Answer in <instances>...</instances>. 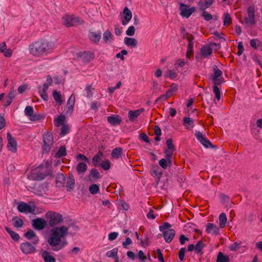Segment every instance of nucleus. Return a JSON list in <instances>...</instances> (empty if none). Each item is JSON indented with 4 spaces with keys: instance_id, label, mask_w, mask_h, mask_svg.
<instances>
[{
    "instance_id": "42",
    "label": "nucleus",
    "mask_w": 262,
    "mask_h": 262,
    "mask_svg": "<svg viewBox=\"0 0 262 262\" xmlns=\"http://www.w3.org/2000/svg\"><path fill=\"white\" fill-rule=\"evenodd\" d=\"M118 248H115L112 250L107 251L106 253V256L108 257H113L115 259L116 257H119L118 256Z\"/></svg>"
},
{
    "instance_id": "13",
    "label": "nucleus",
    "mask_w": 262,
    "mask_h": 262,
    "mask_svg": "<svg viewBox=\"0 0 262 262\" xmlns=\"http://www.w3.org/2000/svg\"><path fill=\"white\" fill-rule=\"evenodd\" d=\"M47 225V221L42 218H37L32 220V226L36 230H41Z\"/></svg>"
},
{
    "instance_id": "31",
    "label": "nucleus",
    "mask_w": 262,
    "mask_h": 262,
    "mask_svg": "<svg viewBox=\"0 0 262 262\" xmlns=\"http://www.w3.org/2000/svg\"><path fill=\"white\" fill-rule=\"evenodd\" d=\"M50 172L48 171L47 170L45 171L44 172H34L33 174L34 176V179L40 181L44 179L46 177L50 174Z\"/></svg>"
},
{
    "instance_id": "11",
    "label": "nucleus",
    "mask_w": 262,
    "mask_h": 262,
    "mask_svg": "<svg viewBox=\"0 0 262 262\" xmlns=\"http://www.w3.org/2000/svg\"><path fill=\"white\" fill-rule=\"evenodd\" d=\"M248 17H245V21L246 24L254 25L256 23L255 20V9L253 6H249L247 9Z\"/></svg>"
},
{
    "instance_id": "47",
    "label": "nucleus",
    "mask_w": 262,
    "mask_h": 262,
    "mask_svg": "<svg viewBox=\"0 0 262 262\" xmlns=\"http://www.w3.org/2000/svg\"><path fill=\"white\" fill-rule=\"evenodd\" d=\"M65 121V117L64 116L60 115L54 121L55 125L56 126H59L62 125Z\"/></svg>"
},
{
    "instance_id": "3",
    "label": "nucleus",
    "mask_w": 262,
    "mask_h": 262,
    "mask_svg": "<svg viewBox=\"0 0 262 262\" xmlns=\"http://www.w3.org/2000/svg\"><path fill=\"white\" fill-rule=\"evenodd\" d=\"M42 139L43 142L42 146V152L49 153L53 144V136L50 132L46 131L43 134Z\"/></svg>"
},
{
    "instance_id": "56",
    "label": "nucleus",
    "mask_w": 262,
    "mask_h": 262,
    "mask_svg": "<svg viewBox=\"0 0 262 262\" xmlns=\"http://www.w3.org/2000/svg\"><path fill=\"white\" fill-rule=\"evenodd\" d=\"M166 145L167 146V148L166 149H170L172 150H176V148L174 147V146L173 144V141L171 138H169L166 140Z\"/></svg>"
},
{
    "instance_id": "14",
    "label": "nucleus",
    "mask_w": 262,
    "mask_h": 262,
    "mask_svg": "<svg viewBox=\"0 0 262 262\" xmlns=\"http://www.w3.org/2000/svg\"><path fill=\"white\" fill-rule=\"evenodd\" d=\"M123 18L121 20L122 25L126 26L132 18V13L130 10L125 7L123 12Z\"/></svg>"
},
{
    "instance_id": "33",
    "label": "nucleus",
    "mask_w": 262,
    "mask_h": 262,
    "mask_svg": "<svg viewBox=\"0 0 262 262\" xmlns=\"http://www.w3.org/2000/svg\"><path fill=\"white\" fill-rule=\"evenodd\" d=\"M183 125L186 127V129H189L190 127H193V120L192 119L189 117H184L183 118Z\"/></svg>"
},
{
    "instance_id": "61",
    "label": "nucleus",
    "mask_w": 262,
    "mask_h": 262,
    "mask_svg": "<svg viewBox=\"0 0 262 262\" xmlns=\"http://www.w3.org/2000/svg\"><path fill=\"white\" fill-rule=\"evenodd\" d=\"M213 81V86H218V85H221L222 83H223L224 82V79L223 77H221V78H216V80H212Z\"/></svg>"
},
{
    "instance_id": "21",
    "label": "nucleus",
    "mask_w": 262,
    "mask_h": 262,
    "mask_svg": "<svg viewBox=\"0 0 262 262\" xmlns=\"http://www.w3.org/2000/svg\"><path fill=\"white\" fill-rule=\"evenodd\" d=\"M66 177L62 173H58L56 177V185L57 187H63L64 186Z\"/></svg>"
},
{
    "instance_id": "29",
    "label": "nucleus",
    "mask_w": 262,
    "mask_h": 262,
    "mask_svg": "<svg viewBox=\"0 0 262 262\" xmlns=\"http://www.w3.org/2000/svg\"><path fill=\"white\" fill-rule=\"evenodd\" d=\"M103 157V154L102 151H99L92 159V163L95 166L98 165L99 162L101 160Z\"/></svg>"
},
{
    "instance_id": "16",
    "label": "nucleus",
    "mask_w": 262,
    "mask_h": 262,
    "mask_svg": "<svg viewBox=\"0 0 262 262\" xmlns=\"http://www.w3.org/2000/svg\"><path fill=\"white\" fill-rule=\"evenodd\" d=\"M176 234L174 229H169L163 233V236L167 243H170Z\"/></svg>"
},
{
    "instance_id": "53",
    "label": "nucleus",
    "mask_w": 262,
    "mask_h": 262,
    "mask_svg": "<svg viewBox=\"0 0 262 262\" xmlns=\"http://www.w3.org/2000/svg\"><path fill=\"white\" fill-rule=\"evenodd\" d=\"M25 236L28 239H31L34 237H36L35 233L30 229L25 234Z\"/></svg>"
},
{
    "instance_id": "54",
    "label": "nucleus",
    "mask_w": 262,
    "mask_h": 262,
    "mask_svg": "<svg viewBox=\"0 0 262 262\" xmlns=\"http://www.w3.org/2000/svg\"><path fill=\"white\" fill-rule=\"evenodd\" d=\"M174 151V150L165 149L164 151L165 159L171 160L172 156Z\"/></svg>"
},
{
    "instance_id": "35",
    "label": "nucleus",
    "mask_w": 262,
    "mask_h": 262,
    "mask_svg": "<svg viewBox=\"0 0 262 262\" xmlns=\"http://www.w3.org/2000/svg\"><path fill=\"white\" fill-rule=\"evenodd\" d=\"M213 75L212 76V80H216V78H221L223 74L222 71L219 69L216 65L213 66Z\"/></svg>"
},
{
    "instance_id": "17",
    "label": "nucleus",
    "mask_w": 262,
    "mask_h": 262,
    "mask_svg": "<svg viewBox=\"0 0 262 262\" xmlns=\"http://www.w3.org/2000/svg\"><path fill=\"white\" fill-rule=\"evenodd\" d=\"M214 2L215 0H200L198 3L200 10H205L207 8H209Z\"/></svg>"
},
{
    "instance_id": "49",
    "label": "nucleus",
    "mask_w": 262,
    "mask_h": 262,
    "mask_svg": "<svg viewBox=\"0 0 262 262\" xmlns=\"http://www.w3.org/2000/svg\"><path fill=\"white\" fill-rule=\"evenodd\" d=\"M165 76L173 79L177 77L178 74L174 71L168 70L165 73Z\"/></svg>"
},
{
    "instance_id": "55",
    "label": "nucleus",
    "mask_w": 262,
    "mask_h": 262,
    "mask_svg": "<svg viewBox=\"0 0 262 262\" xmlns=\"http://www.w3.org/2000/svg\"><path fill=\"white\" fill-rule=\"evenodd\" d=\"M193 47H192V45L191 44L188 45L187 46V49L186 52V57L187 58H190V57L193 55Z\"/></svg>"
},
{
    "instance_id": "32",
    "label": "nucleus",
    "mask_w": 262,
    "mask_h": 262,
    "mask_svg": "<svg viewBox=\"0 0 262 262\" xmlns=\"http://www.w3.org/2000/svg\"><path fill=\"white\" fill-rule=\"evenodd\" d=\"M12 221L14 227L15 228H21L24 224L23 220L18 216H14L12 219Z\"/></svg>"
},
{
    "instance_id": "63",
    "label": "nucleus",
    "mask_w": 262,
    "mask_h": 262,
    "mask_svg": "<svg viewBox=\"0 0 262 262\" xmlns=\"http://www.w3.org/2000/svg\"><path fill=\"white\" fill-rule=\"evenodd\" d=\"M203 12L202 14V15L203 16L204 19L206 21H209L211 20L212 18V15L208 13L207 12L204 11H203Z\"/></svg>"
},
{
    "instance_id": "28",
    "label": "nucleus",
    "mask_w": 262,
    "mask_h": 262,
    "mask_svg": "<svg viewBox=\"0 0 262 262\" xmlns=\"http://www.w3.org/2000/svg\"><path fill=\"white\" fill-rule=\"evenodd\" d=\"M124 42L126 46L132 47H137L138 44V41L135 38L127 37L124 38Z\"/></svg>"
},
{
    "instance_id": "46",
    "label": "nucleus",
    "mask_w": 262,
    "mask_h": 262,
    "mask_svg": "<svg viewBox=\"0 0 262 262\" xmlns=\"http://www.w3.org/2000/svg\"><path fill=\"white\" fill-rule=\"evenodd\" d=\"M231 22L232 19L229 13H225L224 14V18L223 20L224 26L228 27L231 24Z\"/></svg>"
},
{
    "instance_id": "64",
    "label": "nucleus",
    "mask_w": 262,
    "mask_h": 262,
    "mask_svg": "<svg viewBox=\"0 0 262 262\" xmlns=\"http://www.w3.org/2000/svg\"><path fill=\"white\" fill-rule=\"evenodd\" d=\"M135 28L133 26L128 27L126 31V34L128 36H133L135 34Z\"/></svg>"
},
{
    "instance_id": "37",
    "label": "nucleus",
    "mask_w": 262,
    "mask_h": 262,
    "mask_svg": "<svg viewBox=\"0 0 262 262\" xmlns=\"http://www.w3.org/2000/svg\"><path fill=\"white\" fill-rule=\"evenodd\" d=\"M122 154V149L121 147H117L114 149L111 153L112 157L114 159L119 158Z\"/></svg>"
},
{
    "instance_id": "58",
    "label": "nucleus",
    "mask_w": 262,
    "mask_h": 262,
    "mask_svg": "<svg viewBox=\"0 0 262 262\" xmlns=\"http://www.w3.org/2000/svg\"><path fill=\"white\" fill-rule=\"evenodd\" d=\"M213 92L215 95V97L217 100H220L221 99V93L220 89L218 86H215L213 88Z\"/></svg>"
},
{
    "instance_id": "51",
    "label": "nucleus",
    "mask_w": 262,
    "mask_h": 262,
    "mask_svg": "<svg viewBox=\"0 0 262 262\" xmlns=\"http://www.w3.org/2000/svg\"><path fill=\"white\" fill-rule=\"evenodd\" d=\"M171 227V225L168 223L165 222L162 225L160 226L159 230L160 231L162 232V233L166 231L167 230L170 229V228Z\"/></svg>"
},
{
    "instance_id": "5",
    "label": "nucleus",
    "mask_w": 262,
    "mask_h": 262,
    "mask_svg": "<svg viewBox=\"0 0 262 262\" xmlns=\"http://www.w3.org/2000/svg\"><path fill=\"white\" fill-rule=\"evenodd\" d=\"M63 23L67 27L76 26L82 25L84 21L78 16L74 15H66L62 17Z\"/></svg>"
},
{
    "instance_id": "60",
    "label": "nucleus",
    "mask_w": 262,
    "mask_h": 262,
    "mask_svg": "<svg viewBox=\"0 0 262 262\" xmlns=\"http://www.w3.org/2000/svg\"><path fill=\"white\" fill-rule=\"evenodd\" d=\"M186 252L185 248H182L179 251L178 256L180 260L183 261L184 259L185 253Z\"/></svg>"
},
{
    "instance_id": "10",
    "label": "nucleus",
    "mask_w": 262,
    "mask_h": 262,
    "mask_svg": "<svg viewBox=\"0 0 262 262\" xmlns=\"http://www.w3.org/2000/svg\"><path fill=\"white\" fill-rule=\"evenodd\" d=\"M78 57H80L84 63H89L95 58V55L92 51H84L78 53Z\"/></svg>"
},
{
    "instance_id": "24",
    "label": "nucleus",
    "mask_w": 262,
    "mask_h": 262,
    "mask_svg": "<svg viewBox=\"0 0 262 262\" xmlns=\"http://www.w3.org/2000/svg\"><path fill=\"white\" fill-rule=\"evenodd\" d=\"M68 191H71L75 187V179L72 174L70 173L66 184Z\"/></svg>"
},
{
    "instance_id": "52",
    "label": "nucleus",
    "mask_w": 262,
    "mask_h": 262,
    "mask_svg": "<svg viewBox=\"0 0 262 262\" xmlns=\"http://www.w3.org/2000/svg\"><path fill=\"white\" fill-rule=\"evenodd\" d=\"M173 94L169 91L167 90L165 94L163 95L160 96L156 99V101H159L162 99H163L164 100H166L168 98L171 97Z\"/></svg>"
},
{
    "instance_id": "22",
    "label": "nucleus",
    "mask_w": 262,
    "mask_h": 262,
    "mask_svg": "<svg viewBox=\"0 0 262 262\" xmlns=\"http://www.w3.org/2000/svg\"><path fill=\"white\" fill-rule=\"evenodd\" d=\"M200 52L203 57L206 58L212 54V51L210 46L204 45L201 48Z\"/></svg>"
},
{
    "instance_id": "9",
    "label": "nucleus",
    "mask_w": 262,
    "mask_h": 262,
    "mask_svg": "<svg viewBox=\"0 0 262 262\" xmlns=\"http://www.w3.org/2000/svg\"><path fill=\"white\" fill-rule=\"evenodd\" d=\"M195 136L198 140L205 147L213 148L214 146L211 143V142L205 138L200 131H195Z\"/></svg>"
},
{
    "instance_id": "25",
    "label": "nucleus",
    "mask_w": 262,
    "mask_h": 262,
    "mask_svg": "<svg viewBox=\"0 0 262 262\" xmlns=\"http://www.w3.org/2000/svg\"><path fill=\"white\" fill-rule=\"evenodd\" d=\"M205 247L202 241H199L195 246L194 251L195 253L200 256H202L204 254L203 249Z\"/></svg>"
},
{
    "instance_id": "57",
    "label": "nucleus",
    "mask_w": 262,
    "mask_h": 262,
    "mask_svg": "<svg viewBox=\"0 0 262 262\" xmlns=\"http://www.w3.org/2000/svg\"><path fill=\"white\" fill-rule=\"evenodd\" d=\"M33 111L34 110L32 106H27L25 108V113L26 116H29L30 117V116H32Z\"/></svg>"
},
{
    "instance_id": "41",
    "label": "nucleus",
    "mask_w": 262,
    "mask_h": 262,
    "mask_svg": "<svg viewBox=\"0 0 262 262\" xmlns=\"http://www.w3.org/2000/svg\"><path fill=\"white\" fill-rule=\"evenodd\" d=\"M220 227L223 228L227 222V217L225 213H221L219 216Z\"/></svg>"
},
{
    "instance_id": "20",
    "label": "nucleus",
    "mask_w": 262,
    "mask_h": 262,
    "mask_svg": "<svg viewBox=\"0 0 262 262\" xmlns=\"http://www.w3.org/2000/svg\"><path fill=\"white\" fill-rule=\"evenodd\" d=\"M144 109L141 108L135 111H129L128 112V118L130 121L134 122L135 119L137 118L140 114L144 112Z\"/></svg>"
},
{
    "instance_id": "36",
    "label": "nucleus",
    "mask_w": 262,
    "mask_h": 262,
    "mask_svg": "<svg viewBox=\"0 0 262 262\" xmlns=\"http://www.w3.org/2000/svg\"><path fill=\"white\" fill-rule=\"evenodd\" d=\"M216 262H229V258L228 255H224L222 252H219L217 254Z\"/></svg>"
},
{
    "instance_id": "12",
    "label": "nucleus",
    "mask_w": 262,
    "mask_h": 262,
    "mask_svg": "<svg viewBox=\"0 0 262 262\" xmlns=\"http://www.w3.org/2000/svg\"><path fill=\"white\" fill-rule=\"evenodd\" d=\"M20 249L22 252L25 254L34 253L36 251L35 248L28 242L21 243L20 245Z\"/></svg>"
},
{
    "instance_id": "2",
    "label": "nucleus",
    "mask_w": 262,
    "mask_h": 262,
    "mask_svg": "<svg viewBox=\"0 0 262 262\" xmlns=\"http://www.w3.org/2000/svg\"><path fill=\"white\" fill-rule=\"evenodd\" d=\"M68 231L69 228L64 226L53 228L51 230L50 236L48 240V243L52 247L58 246L61 243V239H64Z\"/></svg>"
},
{
    "instance_id": "62",
    "label": "nucleus",
    "mask_w": 262,
    "mask_h": 262,
    "mask_svg": "<svg viewBox=\"0 0 262 262\" xmlns=\"http://www.w3.org/2000/svg\"><path fill=\"white\" fill-rule=\"evenodd\" d=\"M31 120L32 121H37L41 120L43 118V117L40 114H32V116L30 117Z\"/></svg>"
},
{
    "instance_id": "18",
    "label": "nucleus",
    "mask_w": 262,
    "mask_h": 262,
    "mask_svg": "<svg viewBox=\"0 0 262 262\" xmlns=\"http://www.w3.org/2000/svg\"><path fill=\"white\" fill-rule=\"evenodd\" d=\"M107 120L112 126H116L121 124L122 120L119 115H112L107 117Z\"/></svg>"
},
{
    "instance_id": "38",
    "label": "nucleus",
    "mask_w": 262,
    "mask_h": 262,
    "mask_svg": "<svg viewBox=\"0 0 262 262\" xmlns=\"http://www.w3.org/2000/svg\"><path fill=\"white\" fill-rule=\"evenodd\" d=\"M250 45L254 49H257L259 47H262V42L257 38L251 39L250 41Z\"/></svg>"
},
{
    "instance_id": "40",
    "label": "nucleus",
    "mask_w": 262,
    "mask_h": 262,
    "mask_svg": "<svg viewBox=\"0 0 262 262\" xmlns=\"http://www.w3.org/2000/svg\"><path fill=\"white\" fill-rule=\"evenodd\" d=\"M42 256L45 262H55V258L53 256L49 255L48 252L47 251L43 252Z\"/></svg>"
},
{
    "instance_id": "50",
    "label": "nucleus",
    "mask_w": 262,
    "mask_h": 262,
    "mask_svg": "<svg viewBox=\"0 0 262 262\" xmlns=\"http://www.w3.org/2000/svg\"><path fill=\"white\" fill-rule=\"evenodd\" d=\"M99 187L97 184H92L89 187V191L91 194H95L98 192Z\"/></svg>"
},
{
    "instance_id": "6",
    "label": "nucleus",
    "mask_w": 262,
    "mask_h": 262,
    "mask_svg": "<svg viewBox=\"0 0 262 262\" xmlns=\"http://www.w3.org/2000/svg\"><path fill=\"white\" fill-rule=\"evenodd\" d=\"M179 4L180 10L181 11L180 15L182 17L188 18L196 10L195 7L189 8V5L184 4L183 3H180Z\"/></svg>"
},
{
    "instance_id": "15",
    "label": "nucleus",
    "mask_w": 262,
    "mask_h": 262,
    "mask_svg": "<svg viewBox=\"0 0 262 262\" xmlns=\"http://www.w3.org/2000/svg\"><path fill=\"white\" fill-rule=\"evenodd\" d=\"M206 231L208 234L217 235L220 234L219 228L213 223H207L206 225Z\"/></svg>"
},
{
    "instance_id": "23",
    "label": "nucleus",
    "mask_w": 262,
    "mask_h": 262,
    "mask_svg": "<svg viewBox=\"0 0 262 262\" xmlns=\"http://www.w3.org/2000/svg\"><path fill=\"white\" fill-rule=\"evenodd\" d=\"M89 37L92 42L95 43H97L101 39V32H99L98 33L93 32H90Z\"/></svg>"
},
{
    "instance_id": "30",
    "label": "nucleus",
    "mask_w": 262,
    "mask_h": 262,
    "mask_svg": "<svg viewBox=\"0 0 262 262\" xmlns=\"http://www.w3.org/2000/svg\"><path fill=\"white\" fill-rule=\"evenodd\" d=\"M159 164L160 166L164 169H166L168 167H171L172 165V160H170L167 159H162L159 162Z\"/></svg>"
},
{
    "instance_id": "39",
    "label": "nucleus",
    "mask_w": 262,
    "mask_h": 262,
    "mask_svg": "<svg viewBox=\"0 0 262 262\" xmlns=\"http://www.w3.org/2000/svg\"><path fill=\"white\" fill-rule=\"evenodd\" d=\"M5 229L6 231L10 235L11 238L13 239L16 241L19 240V239L20 238V236L18 233L12 230L10 228L7 227H5Z\"/></svg>"
},
{
    "instance_id": "48",
    "label": "nucleus",
    "mask_w": 262,
    "mask_h": 262,
    "mask_svg": "<svg viewBox=\"0 0 262 262\" xmlns=\"http://www.w3.org/2000/svg\"><path fill=\"white\" fill-rule=\"evenodd\" d=\"M112 34L111 31L108 30L105 31L103 33V39L105 42H106L108 40H111L112 39Z\"/></svg>"
},
{
    "instance_id": "26",
    "label": "nucleus",
    "mask_w": 262,
    "mask_h": 262,
    "mask_svg": "<svg viewBox=\"0 0 262 262\" xmlns=\"http://www.w3.org/2000/svg\"><path fill=\"white\" fill-rule=\"evenodd\" d=\"M87 169V164L84 162H79L76 167V171L78 174H84Z\"/></svg>"
},
{
    "instance_id": "4",
    "label": "nucleus",
    "mask_w": 262,
    "mask_h": 262,
    "mask_svg": "<svg viewBox=\"0 0 262 262\" xmlns=\"http://www.w3.org/2000/svg\"><path fill=\"white\" fill-rule=\"evenodd\" d=\"M46 218L48 220L49 225L50 227L55 226L63 221L62 215L53 211H48L47 212Z\"/></svg>"
},
{
    "instance_id": "7",
    "label": "nucleus",
    "mask_w": 262,
    "mask_h": 262,
    "mask_svg": "<svg viewBox=\"0 0 262 262\" xmlns=\"http://www.w3.org/2000/svg\"><path fill=\"white\" fill-rule=\"evenodd\" d=\"M36 206H31L30 205L23 202H20L17 206V209L20 212L25 213H35V209Z\"/></svg>"
},
{
    "instance_id": "44",
    "label": "nucleus",
    "mask_w": 262,
    "mask_h": 262,
    "mask_svg": "<svg viewBox=\"0 0 262 262\" xmlns=\"http://www.w3.org/2000/svg\"><path fill=\"white\" fill-rule=\"evenodd\" d=\"M144 236H145L144 239L143 240V239H141L140 245L142 247H145L149 245L150 242V239L148 237V233H145Z\"/></svg>"
},
{
    "instance_id": "1",
    "label": "nucleus",
    "mask_w": 262,
    "mask_h": 262,
    "mask_svg": "<svg viewBox=\"0 0 262 262\" xmlns=\"http://www.w3.org/2000/svg\"><path fill=\"white\" fill-rule=\"evenodd\" d=\"M51 49L50 43L44 39H39L29 46L30 53L37 57H41L47 55L50 52Z\"/></svg>"
},
{
    "instance_id": "43",
    "label": "nucleus",
    "mask_w": 262,
    "mask_h": 262,
    "mask_svg": "<svg viewBox=\"0 0 262 262\" xmlns=\"http://www.w3.org/2000/svg\"><path fill=\"white\" fill-rule=\"evenodd\" d=\"M66 148L64 146H62L59 147L58 151L55 154L56 158H61L66 156Z\"/></svg>"
},
{
    "instance_id": "27",
    "label": "nucleus",
    "mask_w": 262,
    "mask_h": 262,
    "mask_svg": "<svg viewBox=\"0 0 262 262\" xmlns=\"http://www.w3.org/2000/svg\"><path fill=\"white\" fill-rule=\"evenodd\" d=\"M150 174L152 177L159 179L162 175V171L158 166L154 165L152 167Z\"/></svg>"
},
{
    "instance_id": "45",
    "label": "nucleus",
    "mask_w": 262,
    "mask_h": 262,
    "mask_svg": "<svg viewBox=\"0 0 262 262\" xmlns=\"http://www.w3.org/2000/svg\"><path fill=\"white\" fill-rule=\"evenodd\" d=\"M53 96L54 99H55V100L58 104H59V105L62 104V100L61 99V95L59 93V92L55 90L53 93Z\"/></svg>"
},
{
    "instance_id": "8",
    "label": "nucleus",
    "mask_w": 262,
    "mask_h": 262,
    "mask_svg": "<svg viewBox=\"0 0 262 262\" xmlns=\"http://www.w3.org/2000/svg\"><path fill=\"white\" fill-rule=\"evenodd\" d=\"M7 138L8 140L7 148L9 151L15 153L17 151V142L10 133H7Z\"/></svg>"
},
{
    "instance_id": "19",
    "label": "nucleus",
    "mask_w": 262,
    "mask_h": 262,
    "mask_svg": "<svg viewBox=\"0 0 262 262\" xmlns=\"http://www.w3.org/2000/svg\"><path fill=\"white\" fill-rule=\"evenodd\" d=\"M75 97L74 94H72L70 97L67 103L66 108L67 113H72L74 110V106L75 104Z\"/></svg>"
},
{
    "instance_id": "59",
    "label": "nucleus",
    "mask_w": 262,
    "mask_h": 262,
    "mask_svg": "<svg viewBox=\"0 0 262 262\" xmlns=\"http://www.w3.org/2000/svg\"><path fill=\"white\" fill-rule=\"evenodd\" d=\"M101 167L104 170H108L111 167V164L110 162L107 160L105 161H103L101 164Z\"/></svg>"
},
{
    "instance_id": "34",
    "label": "nucleus",
    "mask_w": 262,
    "mask_h": 262,
    "mask_svg": "<svg viewBox=\"0 0 262 262\" xmlns=\"http://www.w3.org/2000/svg\"><path fill=\"white\" fill-rule=\"evenodd\" d=\"M101 175L99 172L98 170L95 168L92 169L90 171L89 175V179L91 180L92 178L94 179H99L101 178Z\"/></svg>"
}]
</instances>
